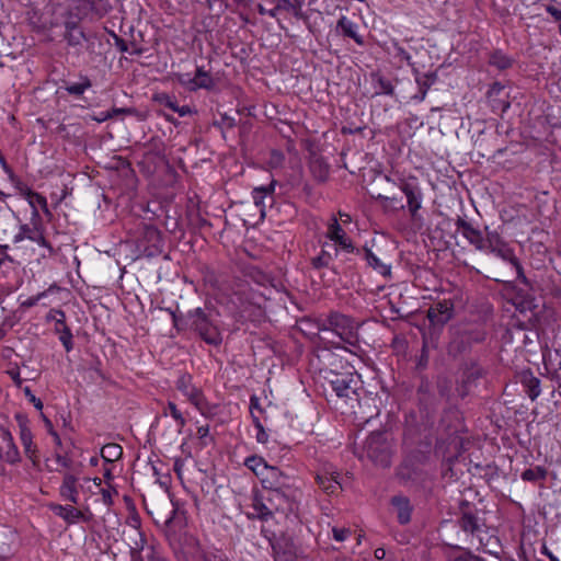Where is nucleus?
Returning <instances> with one entry per match:
<instances>
[{
	"label": "nucleus",
	"mask_w": 561,
	"mask_h": 561,
	"mask_svg": "<svg viewBox=\"0 0 561 561\" xmlns=\"http://www.w3.org/2000/svg\"><path fill=\"white\" fill-rule=\"evenodd\" d=\"M276 180H272L268 185L254 187L252 191V198L254 205L259 208L261 218L266 215V207L272 206L274 203V191Z\"/></svg>",
	"instance_id": "9b49d317"
},
{
	"label": "nucleus",
	"mask_w": 561,
	"mask_h": 561,
	"mask_svg": "<svg viewBox=\"0 0 561 561\" xmlns=\"http://www.w3.org/2000/svg\"><path fill=\"white\" fill-rule=\"evenodd\" d=\"M309 168L317 181L324 182L329 178V165L322 158H313Z\"/></svg>",
	"instance_id": "c756f323"
},
{
	"label": "nucleus",
	"mask_w": 561,
	"mask_h": 561,
	"mask_svg": "<svg viewBox=\"0 0 561 561\" xmlns=\"http://www.w3.org/2000/svg\"><path fill=\"white\" fill-rule=\"evenodd\" d=\"M321 251L323 253H333V257L337 254V248L335 244H324Z\"/></svg>",
	"instance_id": "052dcab7"
},
{
	"label": "nucleus",
	"mask_w": 561,
	"mask_h": 561,
	"mask_svg": "<svg viewBox=\"0 0 561 561\" xmlns=\"http://www.w3.org/2000/svg\"><path fill=\"white\" fill-rule=\"evenodd\" d=\"M91 10H93L98 14H105L111 9L107 0H87Z\"/></svg>",
	"instance_id": "a18cd8bd"
},
{
	"label": "nucleus",
	"mask_w": 561,
	"mask_h": 561,
	"mask_svg": "<svg viewBox=\"0 0 561 561\" xmlns=\"http://www.w3.org/2000/svg\"><path fill=\"white\" fill-rule=\"evenodd\" d=\"M316 479L318 485L327 494H337L342 490L340 473L332 465L323 466Z\"/></svg>",
	"instance_id": "6e6552de"
},
{
	"label": "nucleus",
	"mask_w": 561,
	"mask_h": 561,
	"mask_svg": "<svg viewBox=\"0 0 561 561\" xmlns=\"http://www.w3.org/2000/svg\"><path fill=\"white\" fill-rule=\"evenodd\" d=\"M55 332L59 334V340L65 346L66 351L69 352L73 347L72 343V333L67 325H64L62 329L59 327H55Z\"/></svg>",
	"instance_id": "4c0bfd02"
},
{
	"label": "nucleus",
	"mask_w": 561,
	"mask_h": 561,
	"mask_svg": "<svg viewBox=\"0 0 561 561\" xmlns=\"http://www.w3.org/2000/svg\"><path fill=\"white\" fill-rule=\"evenodd\" d=\"M318 329L319 331L323 332L332 331L340 337L342 342L348 344L352 347H358L359 323L346 314L332 311L329 313L327 319L319 322Z\"/></svg>",
	"instance_id": "7ed1b4c3"
},
{
	"label": "nucleus",
	"mask_w": 561,
	"mask_h": 561,
	"mask_svg": "<svg viewBox=\"0 0 561 561\" xmlns=\"http://www.w3.org/2000/svg\"><path fill=\"white\" fill-rule=\"evenodd\" d=\"M173 112L178 113L181 117H184V116H187V115H191L194 113V111L192 110L191 106H188V105L179 106L178 104L174 107Z\"/></svg>",
	"instance_id": "864d4df0"
},
{
	"label": "nucleus",
	"mask_w": 561,
	"mask_h": 561,
	"mask_svg": "<svg viewBox=\"0 0 561 561\" xmlns=\"http://www.w3.org/2000/svg\"><path fill=\"white\" fill-rule=\"evenodd\" d=\"M179 82L190 91L197 89L210 90L215 85L211 76L202 67L196 69L194 78H190L188 75H179Z\"/></svg>",
	"instance_id": "9d476101"
},
{
	"label": "nucleus",
	"mask_w": 561,
	"mask_h": 561,
	"mask_svg": "<svg viewBox=\"0 0 561 561\" xmlns=\"http://www.w3.org/2000/svg\"><path fill=\"white\" fill-rule=\"evenodd\" d=\"M115 45H116L117 49L122 53H130L133 55H141L142 54V49L137 47L135 44H133L131 49H129L128 44L123 38H119V37L115 38Z\"/></svg>",
	"instance_id": "c03bdc74"
},
{
	"label": "nucleus",
	"mask_w": 561,
	"mask_h": 561,
	"mask_svg": "<svg viewBox=\"0 0 561 561\" xmlns=\"http://www.w3.org/2000/svg\"><path fill=\"white\" fill-rule=\"evenodd\" d=\"M327 237L334 242L333 244H339L346 252H359V250L354 248L352 240L346 237V233L337 222L336 218H333L330 222Z\"/></svg>",
	"instance_id": "2eb2a0df"
},
{
	"label": "nucleus",
	"mask_w": 561,
	"mask_h": 561,
	"mask_svg": "<svg viewBox=\"0 0 561 561\" xmlns=\"http://www.w3.org/2000/svg\"><path fill=\"white\" fill-rule=\"evenodd\" d=\"M522 383L526 389V393L534 401L540 394V380L531 373H524L522 375Z\"/></svg>",
	"instance_id": "a878e982"
},
{
	"label": "nucleus",
	"mask_w": 561,
	"mask_h": 561,
	"mask_svg": "<svg viewBox=\"0 0 561 561\" xmlns=\"http://www.w3.org/2000/svg\"><path fill=\"white\" fill-rule=\"evenodd\" d=\"M376 199L385 210H400L404 208V205L400 204L399 199L396 197H388L379 194Z\"/></svg>",
	"instance_id": "e433bc0d"
},
{
	"label": "nucleus",
	"mask_w": 561,
	"mask_h": 561,
	"mask_svg": "<svg viewBox=\"0 0 561 561\" xmlns=\"http://www.w3.org/2000/svg\"><path fill=\"white\" fill-rule=\"evenodd\" d=\"M59 495L61 499L72 504H77L79 502V474H76L75 472L64 473L62 481L59 486Z\"/></svg>",
	"instance_id": "f8f14e48"
},
{
	"label": "nucleus",
	"mask_w": 561,
	"mask_h": 561,
	"mask_svg": "<svg viewBox=\"0 0 561 561\" xmlns=\"http://www.w3.org/2000/svg\"><path fill=\"white\" fill-rule=\"evenodd\" d=\"M332 261H333V253H323L321 251L319 255L314 256L311 260V264L314 268H322V267H329Z\"/></svg>",
	"instance_id": "79ce46f5"
},
{
	"label": "nucleus",
	"mask_w": 561,
	"mask_h": 561,
	"mask_svg": "<svg viewBox=\"0 0 561 561\" xmlns=\"http://www.w3.org/2000/svg\"><path fill=\"white\" fill-rule=\"evenodd\" d=\"M453 561H485L484 559L482 558H479V557H458L456 559H454Z\"/></svg>",
	"instance_id": "0e129e2a"
},
{
	"label": "nucleus",
	"mask_w": 561,
	"mask_h": 561,
	"mask_svg": "<svg viewBox=\"0 0 561 561\" xmlns=\"http://www.w3.org/2000/svg\"><path fill=\"white\" fill-rule=\"evenodd\" d=\"M135 534L139 537V542L136 540L135 546L131 547V553L139 552L144 549V538L142 534L138 530L135 531Z\"/></svg>",
	"instance_id": "5fc2aeb1"
},
{
	"label": "nucleus",
	"mask_w": 561,
	"mask_h": 561,
	"mask_svg": "<svg viewBox=\"0 0 561 561\" xmlns=\"http://www.w3.org/2000/svg\"><path fill=\"white\" fill-rule=\"evenodd\" d=\"M454 304L450 299L436 301L427 311V317L432 323L444 324L451 319Z\"/></svg>",
	"instance_id": "ddd939ff"
},
{
	"label": "nucleus",
	"mask_w": 561,
	"mask_h": 561,
	"mask_svg": "<svg viewBox=\"0 0 561 561\" xmlns=\"http://www.w3.org/2000/svg\"><path fill=\"white\" fill-rule=\"evenodd\" d=\"M149 561H168L162 554L156 551L152 547L150 548V554L148 556Z\"/></svg>",
	"instance_id": "6e6d98bb"
},
{
	"label": "nucleus",
	"mask_w": 561,
	"mask_h": 561,
	"mask_svg": "<svg viewBox=\"0 0 561 561\" xmlns=\"http://www.w3.org/2000/svg\"><path fill=\"white\" fill-rule=\"evenodd\" d=\"M279 11L290 12L295 18L302 19V4L299 0H278L268 12V16L276 18Z\"/></svg>",
	"instance_id": "aec40b11"
},
{
	"label": "nucleus",
	"mask_w": 561,
	"mask_h": 561,
	"mask_svg": "<svg viewBox=\"0 0 561 561\" xmlns=\"http://www.w3.org/2000/svg\"><path fill=\"white\" fill-rule=\"evenodd\" d=\"M399 188L405 195L411 219L414 221L421 219L419 211L422 208L423 193L417 179L410 176L400 180Z\"/></svg>",
	"instance_id": "0eeeda50"
},
{
	"label": "nucleus",
	"mask_w": 561,
	"mask_h": 561,
	"mask_svg": "<svg viewBox=\"0 0 561 561\" xmlns=\"http://www.w3.org/2000/svg\"><path fill=\"white\" fill-rule=\"evenodd\" d=\"M458 524L463 531L469 533L472 536L481 530L477 517L470 513H463L459 518Z\"/></svg>",
	"instance_id": "2f4dec72"
},
{
	"label": "nucleus",
	"mask_w": 561,
	"mask_h": 561,
	"mask_svg": "<svg viewBox=\"0 0 561 561\" xmlns=\"http://www.w3.org/2000/svg\"><path fill=\"white\" fill-rule=\"evenodd\" d=\"M548 471L542 466H536L533 468H528L524 470L520 474V478L525 482H541L545 481L547 478Z\"/></svg>",
	"instance_id": "7c9ffc66"
},
{
	"label": "nucleus",
	"mask_w": 561,
	"mask_h": 561,
	"mask_svg": "<svg viewBox=\"0 0 561 561\" xmlns=\"http://www.w3.org/2000/svg\"><path fill=\"white\" fill-rule=\"evenodd\" d=\"M20 427V438L24 447L25 454L33 459L36 454V447L33 445L32 432L27 425V419L22 415H16Z\"/></svg>",
	"instance_id": "6ab92c4d"
},
{
	"label": "nucleus",
	"mask_w": 561,
	"mask_h": 561,
	"mask_svg": "<svg viewBox=\"0 0 561 561\" xmlns=\"http://www.w3.org/2000/svg\"><path fill=\"white\" fill-rule=\"evenodd\" d=\"M266 502L267 503L254 499L252 504L253 512L248 514L249 517L259 518L262 520H267L268 518H271L273 516V512L276 511L275 505L274 503L271 504L267 500Z\"/></svg>",
	"instance_id": "5701e85b"
},
{
	"label": "nucleus",
	"mask_w": 561,
	"mask_h": 561,
	"mask_svg": "<svg viewBox=\"0 0 561 561\" xmlns=\"http://www.w3.org/2000/svg\"><path fill=\"white\" fill-rule=\"evenodd\" d=\"M108 118H112V113H110V112H101L98 116L93 117V119L99 123L105 122Z\"/></svg>",
	"instance_id": "680f3d73"
},
{
	"label": "nucleus",
	"mask_w": 561,
	"mask_h": 561,
	"mask_svg": "<svg viewBox=\"0 0 561 561\" xmlns=\"http://www.w3.org/2000/svg\"><path fill=\"white\" fill-rule=\"evenodd\" d=\"M25 240L24 233H22V229L20 228L19 232L13 237V243H20Z\"/></svg>",
	"instance_id": "338daca9"
},
{
	"label": "nucleus",
	"mask_w": 561,
	"mask_h": 561,
	"mask_svg": "<svg viewBox=\"0 0 561 561\" xmlns=\"http://www.w3.org/2000/svg\"><path fill=\"white\" fill-rule=\"evenodd\" d=\"M47 320H53L56 322V327H59V325H66L65 323V312L62 310H59V309H51L48 314H47Z\"/></svg>",
	"instance_id": "de8ad7c7"
},
{
	"label": "nucleus",
	"mask_w": 561,
	"mask_h": 561,
	"mask_svg": "<svg viewBox=\"0 0 561 561\" xmlns=\"http://www.w3.org/2000/svg\"><path fill=\"white\" fill-rule=\"evenodd\" d=\"M546 11L550 13L557 21L561 23V10L557 9L553 5H547Z\"/></svg>",
	"instance_id": "4d7b16f0"
},
{
	"label": "nucleus",
	"mask_w": 561,
	"mask_h": 561,
	"mask_svg": "<svg viewBox=\"0 0 561 561\" xmlns=\"http://www.w3.org/2000/svg\"><path fill=\"white\" fill-rule=\"evenodd\" d=\"M123 455V449L118 444H106L101 449V456L106 462L118 460Z\"/></svg>",
	"instance_id": "473e14b6"
},
{
	"label": "nucleus",
	"mask_w": 561,
	"mask_h": 561,
	"mask_svg": "<svg viewBox=\"0 0 561 561\" xmlns=\"http://www.w3.org/2000/svg\"><path fill=\"white\" fill-rule=\"evenodd\" d=\"M332 534L336 541H344L351 535V530L347 528H333Z\"/></svg>",
	"instance_id": "3c124183"
},
{
	"label": "nucleus",
	"mask_w": 561,
	"mask_h": 561,
	"mask_svg": "<svg viewBox=\"0 0 561 561\" xmlns=\"http://www.w3.org/2000/svg\"><path fill=\"white\" fill-rule=\"evenodd\" d=\"M481 376L480 369L471 368L465 374L463 385L458 389L461 397L468 393V383Z\"/></svg>",
	"instance_id": "a19ab883"
},
{
	"label": "nucleus",
	"mask_w": 561,
	"mask_h": 561,
	"mask_svg": "<svg viewBox=\"0 0 561 561\" xmlns=\"http://www.w3.org/2000/svg\"><path fill=\"white\" fill-rule=\"evenodd\" d=\"M327 379L339 398L352 399L356 393L359 376L352 370L330 371Z\"/></svg>",
	"instance_id": "423d86ee"
},
{
	"label": "nucleus",
	"mask_w": 561,
	"mask_h": 561,
	"mask_svg": "<svg viewBox=\"0 0 561 561\" xmlns=\"http://www.w3.org/2000/svg\"><path fill=\"white\" fill-rule=\"evenodd\" d=\"M337 28L342 31L344 36L353 38L357 44H363V37L357 34V25L346 16H341L337 21Z\"/></svg>",
	"instance_id": "c85d7f7f"
},
{
	"label": "nucleus",
	"mask_w": 561,
	"mask_h": 561,
	"mask_svg": "<svg viewBox=\"0 0 561 561\" xmlns=\"http://www.w3.org/2000/svg\"><path fill=\"white\" fill-rule=\"evenodd\" d=\"M364 259L368 266H370L376 273L383 277H389L391 275V266L389 264L383 263L373 253L371 250L367 248L364 249Z\"/></svg>",
	"instance_id": "4be33fe9"
},
{
	"label": "nucleus",
	"mask_w": 561,
	"mask_h": 561,
	"mask_svg": "<svg viewBox=\"0 0 561 561\" xmlns=\"http://www.w3.org/2000/svg\"><path fill=\"white\" fill-rule=\"evenodd\" d=\"M176 389L187 398L201 412L204 411L205 399L202 391L192 383L190 375H182L176 380Z\"/></svg>",
	"instance_id": "1a4fd4ad"
},
{
	"label": "nucleus",
	"mask_w": 561,
	"mask_h": 561,
	"mask_svg": "<svg viewBox=\"0 0 561 561\" xmlns=\"http://www.w3.org/2000/svg\"><path fill=\"white\" fill-rule=\"evenodd\" d=\"M22 229V233H24L25 239L36 242L43 248H46L49 254H53L54 249L51 244L44 237V228L39 220H32V226L24 224L20 226Z\"/></svg>",
	"instance_id": "4468645a"
},
{
	"label": "nucleus",
	"mask_w": 561,
	"mask_h": 561,
	"mask_svg": "<svg viewBox=\"0 0 561 561\" xmlns=\"http://www.w3.org/2000/svg\"><path fill=\"white\" fill-rule=\"evenodd\" d=\"M144 239L150 243L152 248L149 250V255L154 254L156 252L161 251L162 247V238L161 232L153 226H146L144 228Z\"/></svg>",
	"instance_id": "393cba45"
},
{
	"label": "nucleus",
	"mask_w": 561,
	"mask_h": 561,
	"mask_svg": "<svg viewBox=\"0 0 561 561\" xmlns=\"http://www.w3.org/2000/svg\"><path fill=\"white\" fill-rule=\"evenodd\" d=\"M91 87V80L84 76L80 78L79 82L67 84L65 87V90L71 95L80 96Z\"/></svg>",
	"instance_id": "f704fd0d"
},
{
	"label": "nucleus",
	"mask_w": 561,
	"mask_h": 561,
	"mask_svg": "<svg viewBox=\"0 0 561 561\" xmlns=\"http://www.w3.org/2000/svg\"><path fill=\"white\" fill-rule=\"evenodd\" d=\"M489 62L491 66L500 70H505L512 66V60L501 51H495L490 56Z\"/></svg>",
	"instance_id": "c9c22d12"
},
{
	"label": "nucleus",
	"mask_w": 561,
	"mask_h": 561,
	"mask_svg": "<svg viewBox=\"0 0 561 561\" xmlns=\"http://www.w3.org/2000/svg\"><path fill=\"white\" fill-rule=\"evenodd\" d=\"M244 465L260 479L263 470H267L270 465L259 456H250L245 459Z\"/></svg>",
	"instance_id": "72a5a7b5"
},
{
	"label": "nucleus",
	"mask_w": 561,
	"mask_h": 561,
	"mask_svg": "<svg viewBox=\"0 0 561 561\" xmlns=\"http://www.w3.org/2000/svg\"><path fill=\"white\" fill-rule=\"evenodd\" d=\"M367 457L377 466L389 467L391 462V448L382 434L373 433L365 443Z\"/></svg>",
	"instance_id": "39448f33"
},
{
	"label": "nucleus",
	"mask_w": 561,
	"mask_h": 561,
	"mask_svg": "<svg viewBox=\"0 0 561 561\" xmlns=\"http://www.w3.org/2000/svg\"><path fill=\"white\" fill-rule=\"evenodd\" d=\"M391 504L397 513L400 524L404 525L411 520L412 506L410 500L405 496L396 495L391 499Z\"/></svg>",
	"instance_id": "412c9836"
},
{
	"label": "nucleus",
	"mask_w": 561,
	"mask_h": 561,
	"mask_svg": "<svg viewBox=\"0 0 561 561\" xmlns=\"http://www.w3.org/2000/svg\"><path fill=\"white\" fill-rule=\"evenodd\" d=\"M42 295H38L36 297H31L24 305L27 307L34 306L41 298Z\"/></svg>",
	"instance_id": "774afa93"
},
{
	"label": "nucleus",
	"mask_w": 561,
	"mask_h": 561,
	"mask_svg": "<svg viewBox=\"0 0 561 561\" xmlns=\"http://www.w3.org/2000/svg\"><path fill=\"white\" fill-rule=\"evenodd\" d=\"M153 101L156 103H158L159 105H162V106H165V107L170 108L171 111H173L174 107L178 104L175 96H172V95H170L168 93L154 94L153 95Z\"/></svg>",
	"instance_id": "ea45409f"
},
{
	"label": "nucleus",
	"mask_w": 561,
	"mask_h": 561,
	"mask_svg": "<svg viewBox=\"0 0 561 561\" xmlns=\"http://www.w3.org/2000/svg\"><path fill=\"white\" fill-rule=\"evenodd\" d=\"M483 245V251L493 253L503 261L510 262L516 271L522 272V266L514 250L496 231H491L485 228V242Z\"/></svg>",
	"instance_id": "20e7f679"
},
{
	"label": "nucleus",
	"mask_w": 561,
	"mask_h": 561,
	"mask_svg": "<svg viewBox=\"0 0 561 561\" xmlns=\"http://www.w3.org/2000/svg\"><path fill=\"white\" fill-rule=\"evenodd\" d=\"M83 38V33L72 30L68 33L67 41L70 45H80Z\"/></svg>",
	"instance_id": "8fccbe9b"
},
{
	"label": "nucleus",
	"mask_w": 561,
	"mask_h": 561,
	"mask_svg": "<svg viewBox=\"0 0 561 561\" xmlns=\"http://www.w3.org/2000/svg\"><path fill=\"white\" fill-rule=\"evenodd\" d=\"M209 434V426L208 425H204V426H199L197 428V435L199 438H205L206 436H208Z\"/></svg>",
	"instance_id": "e2e57ef3"
},
{
	"label": "nucleus",
	"mask_w": 561,
	"mask_h": 561,
	"mask_svg": "<svg viewBox=\"0 0 561 561\" xmlns=\"http://www.w3.org/2000/svg\"><path fill=\"white\" fill-rule=\"evenodd\" d=\"M172 320L178 330H190L208 345L217 347L222 343L217 312L211 308L197 307L185 316L172 312Z\"/></svg>",
	"instance_id": "f257e3e1"
},
{
	"label": "nucleus",
	"mask_w": 561,
	"mask_h": 561,
	"mask_svg": "<svg viewBox=\"0 0 561 561\" xmlns=\"http://www.w3.org/2000/svg\"><path fill=\"white\" fill-rule=\"evenodd\" d=\"M113 494H116L115 490H113V491L110 489L101 490L102 501L106 506H111L113 504Z\"/></svg>",
	"instance_id": "603ef678"
},
{
	"label": "nucleus",
	"mask_w": 561,
	"mask_h": 561,
	"mask_svg": "<svg viewBox=\"0 0 561 561\" xmlns=\"http://www.w3.org/2000/svg\"><path fill=\"white\" fill-rule=\"evenodd\" d=\"M371 81L374 83V87L376 89L375 94H386V95H392L394 88L391 83V81L383 76H381L379 72H373L371 73Z\"/></svg>",
	"instance_id": "cd10ccee"
},
{
	"label": "nucleus",
	"mask_w": 561,
	"mask_h": 561,
	"mask_svg": "<svg viewBox=\"0 0 561 561\" xmlns=\"http://www.w3.org/2000/svg\"><path fill=\"white\" fill-rule=\"evenodd\" d=\"M262 486L268 491L266 500L273 504L274 497L283 499V503L275 505L276 511H285L290 507L294 497L295 479L277 467L270 466L263 470L260 478Z\"/></svg>",
	"instance_id": "f03ea898"
},
{
	"label": "nucleus",
	"mask_w": 561,
	"mask_h": 561,
	"mask_svg": "<svg viewBox=\"0 0 561 561\" xmlns=\"http://www.w3.org/2000/svg\"><path fill=\"white\" fill-rule=\"evenodd\" d=\"M0 458L9 463H15L20 460V454L10 432L4 431L1 434Z\"/></svg>",
	"instance_id": "f3484780"
},
{
	"label": "nucleus",
	"mask_w": 561,
	"mask_h": 561,
	"mask_svg": "<svg viewBox=\"0 0 561 561\" xmlns=\"http://www.w3.org/2000/svg\"><path fill=\"white\" fill-rule=\"evenodd\" d=\"M167 409L170 412L171 416L178 423L179 427L182 428L185 425L186 421L183 417L181 411L178 409L176 404L174 402L170 401V402H168Z\"/></svg>",
	"instance_id": "49530a36"
},
{
	"label": "nucleus",
	"mask_w": 561,
	"mask_h": 561,
	"mask_svg": "<svg viewBox=\"0 0 561 561\" xmlns=\"http://www.w3.org/2000/svg\"><path fill=\"white\" fill-rule=\"evenodd\" d=\"M49 508L67 524H75L78 520H87L84 514L72 505L49 504Z\"/></svg>",
	"instance_id": "a211bd4d"
},
{
	"label": "nucleus",
	"mask_w": 561,
	"mask_h": 561,
	"mask_svg": "<svg viewBox=\"0 0 561 561\" xmlns=\"http://www.w3.org/2000/svg\"><path fill=\"white\" fill-rule=\"evenodd\" d=\"M437 73L436 72H427L423 75H417L416 83L419 85V94L414 95L413 99L422 102L426 98L428 89L436 82Z\"/></svg>",
	"instance_id": "b1692460"
},
{
	"label": "nucleus",
	"mask_w": 561,
	"mask_h": 561,
	"mask_svg": "<svg viewBox=\"0 0 561 561\" xmlns=\"http://www.w3.org/2000/svg\"><path fill=\"white\" fill-rule=\"evenodd\" d=\"M27 199H28V203L33 209L32 211V220H39V214H38V210H37V207L39 206L46 214H49V209H48V205H47V201L46 198L38 194V193H35V192H32V191H28L27 192Z\"/></svg>",
	"instance_id": "bb28decb"
},
{
	"label": "nucleus",
	"mask_w": 561,
	"mask_h": 561,
	"mask_svg": "<svg viewBox=\"0 0 561 561\" xmlns=\"http://www.w3.org/2000/svg\"><path fill=\"white\" fill-rule=\"evenodd\" d=\"M267 438H268V436H267L266 432L264 431L263 426L261 428H257L256 440L259 443L264 444L267 442Z\"/></svg>",
	"instance_id": "bf43d9fd"
},
{
	"label": "nucleus",
	"mask_w": 561,
	"mask_h": 561,
	"mask_svg": "<svg viewBox=\"0 0 561 561\" xmlns=\"http://www.w3.org/2000/svg\"><path fill=\"white\" fill-rule=\"evenodd\" d=\"M399 54L402 56L403 60H405L409 65H412L411 56L404 48H400Z\"/></svg>",
	"instance_id": "69168bd1"
},
{
	"label": "nucleus",
	"mask_w": 561,
	"mask_h": 561,
	"mask_svg": "<svg viewBox=\"0 0 561 561\" xmlns=\"http://www.w3.org/2000/svg\"><path fill=\"white\" fill-rule=\"evenodd\" d=\"M457 230L469 241L470 244L474 245L477 250H484L485 236L478 229H476L470 222L462 218H458L456 221Z\"/></svg>",
	"instance_id": "dca6fc26"
},
{
	"label": "nucleus",
	"mask_w": 561,
	"mask_h": 561,
	"mask_svg": "<svg viewBox=\"0 0 561 561\" xmlns=\"http://www.w3.org/2000/svg\"><path fill=\"white\" fill-rule=\"evenodd\" d=\"M12 557V552L9 547H0V561H7Z\"/></svg>",
	"instance_id": "13d9d810"
},
{
	"label": "nucleus",
	"mask_w": 561,
	"mask_h": 561,
	"mask_svg": "<svg viewBox=\"0 0 561 561\" xmlns=\"http://www.w3.org/2000/svg\"><path fill=\"white\" fill-rule=\"evenodd\" d=\"M284 161L285 156L283 154V152L278 150H272L266 163L271 169H279L283 167Z\"/></svg>",
	"instance_id": "37998d69"
},
{
	"label": "nucleus",
	"mask_w": 561,
	"mask_h": 561,
	"mask_svg": "<svg viewBox=\"0 0 561 561\" xmlns=\"http://www.w3.org/2000/svg\"><path fill=\"white\" fill-rule=\"evenodd\" d=\"M24 394L28 398L30 402H32L36 410L42 411L43 410V402L41 399L36 398L31 389L28 387H25L23 389Z\"/></svg>",
	"instance_id": "09e8293b"
},
{
	"label": "nucleus",
	"mask_w": 561,
	"mask_h": 561,
	"mask_svg": "<svg viewBox=\"0 0 561 561\" xmlns=\"http://www.w3.org/2000/svg\"><path fill=\"white\" fill-rule=\"evenodd\" d=\"M56 461L64 468L69 469L67 472H75L76 474H80L81 468L83 467L82 463L73 465V461L69 457L60 454L56 455Z\"/></svg>",
	"instance_id": "58836bf2"
}]
</instances>
